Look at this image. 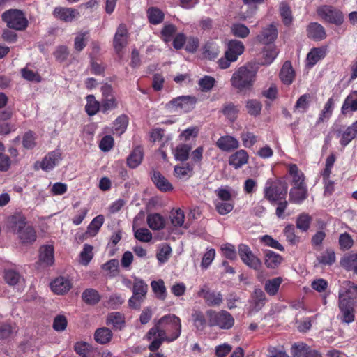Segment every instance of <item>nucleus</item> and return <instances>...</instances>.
Returning <instances> with one entry per match:
<instances>
[{
	"mask_svg": "<svg viewBox=\"0 0 357 357\" xmlns=\"http://www.w3.org/2000/svg\"><path fill=\"white\" fill-rule=\"evenodd\" d=\"M181 333V321L178 317L173 314L162 317L146 335L147 340L151 341L149 349L155 351L163 342H171L176 340Z\"/></svg>",
	"mask_w": 357,
	"mask_h": 357,
	"instance_id": "f257e3e1",
	"label": "nucleus"
},
{
	"mask_svg": "<svg viewBox=\"0 0 357 357\" xmlns=\"http://www.w3.org/2000/svg\"><path fill=\"white\" fill-rule=\"evenodd\" d=\"M257 73V67L252 63L241 66L233 73L231 84L240 92L250 90L255 82Z\"/></svg>",
	"mask_w": 357,
	"mask_h": 357,
	"instance_id": "f03ea898",
	"label": "nucleus"
},
{
	"mask_svg": "<svg viewBox=\"0 0 357 357\" xmlns=\"http://www.w3.org/2000/svg\"><path fill=\"white\" fill-rule=\"evenodd\" d=\"M208 319V326H217L220 329L227 330L234 324V319L232 315L226 310L216 311L209 309L206 311Z\"/></svg>",
	"mask_w": 357,
	"mask_h": 357,
	"instance_id": "7ed1b4c3",
	"label": "nucleus"
},
{
	"mask_svg": "<svg viewBox=\"0 0 357 357\" xmlns=\"http://www.w3.org/2000/svg\"><path fill=\"white\" fill-rule=\"evenodd\" d=\"M287 193V186L280 180L268 179L264 189V197L271 203H275L285 199Z\"/></svg>",
	"mask_w": 357,
	"mask_h": 357,
	"instance_id": "20e7f679",
	"label": "nucleus"
},
{
	"mask_svg": "<svg viewBox=\"0 0 357 357\" xmlns=\"http://www.w3.org/2000/svg\"><path fill=\"white\" fill-rule=\"evenodd\" d=\"M1 19L8 28L16 31H23L28 26L25 14L19 9H9L3 12Z\"/></svg>",
	"mask_w": 357,
	"mask_h": 357,
	"instance_id": "39448f33",
	"label": "nucleus"
},
{
	"mask_svg": "<svg viewBox=\"0 0 357 357\" xmlns=\"http://www.w3.org/2000/svg\"><path fill=\"white\" fill-rule=\"evenodd\" d=\"M11 222L13 224V229L16 232L23 243H32L36 239V234L30 226H26L25 218L21 215H15L11 217Z\"/></svg>",
	"mask_w": 357,
	"mask_h": 357,
	"instance_id": "423d86ee",
	"label": "nucleus"
},
{
	"mask_svg": "<svg viewBox=\"0 0 357 357\" xmlns=\"http://www.w3.org/2000/svg\"><path fill=\"white\" fill-rule=\"evenodd\" d=\"M148 285L142 279L135 277L132 284V296L128 301L130 307L135 309L139 308L146 297Z\"/></svg>",
	"mask_w": 357,
	"mask_h": 357,
	"instance_id": "0eeeda50",
	"label": "nucleus"
},
{
	"mask_svg": "<svg viewBox=\"0 0 357 357\" xmlns=\"http://www.w3.org/2000/svg\"><path fill=\"white\" fill-rule=\"evenodd\" d=\"M317 14L325 21L335 25H340L344 22L342 13L331 6L325 5L320 6L317 9Z\"/></svg>",
	"mask_w": 357,
	"mask_h": 357,
	"instance_id": "6e6552de",
	"label": "nucleus"
},
{
	"mask_svg": "<svg viewBox=\"0 0 357 357\" xmlns=\"http://www.w3.org/2000/svg\"><path fill=\"white\" fill-rule=\"evenodd\" d=\"M238 250L241 259L245 265L255 270L261 267V260L253 254L247 245L240 244Z\"/></svg>",
	"mask_w": 357,
	"mask_h": 357,
	"instance_id": "1a4fd4ad",
	"label": "nucleus"
},
{
	"mask_svg": "<svg viewBox=\"0 0 357 357\" xmlns=\"http://www.w3.org/2000/svg\"><path fill=\"white\" fill-rule=\"evenodd\" d=\"M197 295L204 299L205 303L208 306H220L223 302L222 295L220 292L211 291L206 284L203 285Z\"/></svg>",
	"mask_w": 357,
	"mask_h": 357,
	"instance_id": "9d476101",
	"label": "nucleus"
},
{
	"mask_svg": "<svg viewBox=\"0 0 357 357\" xmlns=\"http://www.w3.org/2000/svg\"><path fill=\"white\" fill-rule=\"evenodd\" d=\"M357 298V285L350 281H344L339 291V303L344 299V303H354Z\"/></svg>",
	"mask_w": 357,
	"mask_h": 357,
	"instance_id": "9b49d317",
	"label": "nucleus"
},
{
	"mask_svg": "<svg viewBox=\"0 0 357 357\" xmlns=\"http://www.w3.org/2000/svg\"><path fill=\"white\" fill-rule=\"evenodd\" d=\"M128 31L125 24H121L114 34L113 45L115 52L121 55L128 44Z\"/></svg>",
	"mask_w": 357,
	"mask_h": 357,
	"instance_id": "f8f14e48",
	"label": "nucleus"
},
{
	"mask_svg": "<svg viewBox=\"0 0 357 357\" xmlns=\"http://www.w3.org/2000/svg\"><path fill=\"white\" fill-rule=\"evenodd\" d=\"M53 15L64 22H72L79 16V13L73 8L56 7Z\"/></svg>",
	"mask_w": 357,
	"mask_h": 357,
	"instance_id": "ddd939ff",
	"label": "nucleus"
},
{
	"mask_svg": "<svg viewBox=\"0 0 357 357\" xmlns=\"http://www.w3.org/2000/svg\"><path fill=\"white\" fill-rule=\"evenodd\" d=\"M195 98L189 96H179L169 101L167 106L172 109H181L187 112L193 108Z\"/></svg>",
	"mask_w": 357,
	"mask_h": 357,
	"instance_id": "4468645a",
	"label": "nucleus"
},
{
	"mask_svg": "<svg viewBox=\"0 0 357 357\" xmlns=\"http://www.w3.org/2000/svg\"><path fill=\"white\" fill-rule=\"evenodd\" d=\"M354 303H344L342 299V303H339V309L340 311V318L341 321L346 324H350L354 321L355 310Z\"/></svg>",
	"mask_w": 357,
	"mask_h": 357,
	"instance_id": "2eb2a0df",
	"label": "nucleus"
},
{
	"mask_svg": "<svg viewBox=\"0 0 357 357\" xmlns=\"http://www.w3.org/2000/svg\"><path fill=\"white\" fill-rule=\"evenodd\" d=\"M71 287L72 283L70 280L64 277L57 278L51 283V289L56 294H64Z\"/></svg>",
	"mask_w": 357,
	"mask_h": 357,
	"instance_id": "dca6fc26",
	"label": "nucleus"
},
{
	"mask_svg": "<svg viewBox=\"0 0 357 357\" xmlns=\"http://www.w3.org/2000/svg\"><path fill=\"white\" fill-rule=\"evenodd\" d=\"M139 220V218L138 216H136L133 220L132 230L134 231V236L139 241L145 243L150 242L153 238L152 234L146 228H138Z\"/></svg>",
	"mask_w": 357,
	"mask_h": 357,
	"instance_id": "f3484780",
	"label": "nucleus"
},
{
	"mask_svg": "<svg viewBox=\"0 0 357 357\" xmlns=\"http://www.w3.org/2000/svg\"><path fill=\"white\" fill-rule=\"evenodd\" d=\"M245 47L241 41L232 40L228 43L225 54L231 57V60L236 61L238 56L243 53Z\"/></svg>",
	"mask_w": 357,
	"mask_h": 357,
	"instance_id": "a211bd4d",
	"label": "nucleus"
},
{
	"mask_svg": "<svg viewBox=\"0 0 357 357\" xmlns=\"http://www.w3.org/2000/svg\"><path fill=\"white\" fill-rule=\"evenodd\" d=\"M216 145L223 151H231L239 146V142L234 137L225 135L220 137L218 139Z\"/></svg>",
	"mask_w": 357,
	"mask_h": 357,
	"instance_id": "6ab92c4d",
	"label": "nucleus"
},
{
	"mask_svg": "<svg viewBox=\"0 0 357 357\" xmlns=\"http://www.w3.org/2000/svg\"><path fill=\"white\" fill-rule=\"evenodd\" d=\"M278 36V30L275 25L270 24L264 28L260 34L257 36V40L264 44H268L273 42Z\"/></svg>",
	"mask_w": 357,
	"mask_h": 357,
	"instance_id": "aec40b11",
	"label": "nucleus"
},
{
	"mask_svg": "<svg viewBox=\"0 0 357 357\" xmlns=\"http://www.w3.org/2000/svg\"><path fill=\"white\" fill-rule=\"evenodd\" d=\"M61 160V153L54 151L48 153L42 160L40 167L45 171L52 170Z\"/></svg>",
	"mask_w": 357,
	"mask_h": 357,
	"instance_id": "412c9836",
	"label": "nucleus"
},
{
	"mask_svg": "<svg viewBox=\"0 0 357 357\" xmlns=\"http://www.w3.org/2000/svg\"><path fill=\"white\" fill-rule=\"evenodd\" d=\"M151 179L156 187L162 192H168L173 190L172 185L160 172L154 171Z\"/></svg>",
	"mask_w": 357,
	"mask_h": 357,
	"instance_id": "4be33fe9",
	"label": "nucleus"
},
{
	"mask_svg": "<svg viewBox=\"0 0 357 357\" xmlns=\"http://www.w3.org/2000/svg\"><path fill=\"white\" fill-rule=\"evenodd\" d=\"M307 36L314 40H321L326 37L324 28L317 22L310 23L307 29Z\"/></svg>",
	"mask_w": 357,
	"mask_h": 357,
	"instance_id": "5701e85b",
	"label": "nucleus"
},
{
	"mask_svg": "<svg viewBox=\"0 0 357 357\" xmlns=\"http://www.w3.org/2000/svg\"><path fill=\"white\" fill-rule=\"evenodd\" d=\"M248 161V154L245 150H239L231 155L229 164L235 169H238Z\"/></svg>",
	"mask_w": 357,
	"mask_h": 357,
	"instance_id": "b1692460",
	"label": "nucleus"
},
{
	"mask_svg": "<svg viewBox=\"0 0 357 357\" xmlns=\"http://www.w3.org/2000/svg\"><path fill=\"white\" fill-rule=\"evenodd\" d=\"M266 296L260 289H255L252 294V303L250 307V313H255L259 311L264 305Z\"/></svg>",
	"mask_w": 357,
	"mask_h": 357,
	"instance_id": "393cba45",
	"label": "nucleus"
},
{
	"mask_svg": "<svg viewBox=\"0 0 357 357\" xmlns=\"http://www.w3.org/2000/svg\"><path fill=\"white\" fill-rule=\"evenodd\" d=\"M280 77L284 84L290 85L293 82L295 72L290 61H285L283 64L280 73Z\"/></svg>",
	"mask_w": 357,
	"mask_h": 357,
	"instance_id": "a878e982",
	"label": "nucleus"
},
{
	"mask_svg": "<svg viewBox=\"0 0 357 357\" xmlns=\"http://www.w3.org/2000/svg\"><path fill=\"white\" fill-rule=\"evenodd\" d=\"M264 255V264L268 268H276L282 261V256L272 250H265Z\"/></svg>",
	"mask_w": 357,
	"mask_h": 357,
	"instance_id": "bb28decb",
	"label": "nucleus"
},
{
	"mask_svg": "<svg viewBox=\"0 0 357 357\" xmlns=\"http://www.w3.org/2000/svg\"><path fill=\"white\" fill-rule=\"evenodd\" d=\"M307 198L306 185L294 186L289 192V200L296 204H301Z\"/></svg>",
	"mask_w": 357,
	"mask_h": 357,
	"instance_id": "cd10ccee",
	"label": "nucleus"
},
{
	"mask_svg": "<svg viewBox=\"0 0 357 357\" xmlns=\"http://www.w3.org/2000/svg\"><path fill=\"white\" fill-rule=\"evenodd\" d=\"M39 258L40 261L46 266L53 264L54 261L53 246L50 245L41 246Z\"/></svg>",
	"mask_w": 357,
	"mask_h": 357,
	"instance_id": "c85d7f7f",
	"label": "nucleus"
},
{
	"mask_svg": "<svg viewBox=\"0 0 357 357\" xmlns=\"http://www.w3.org/2000/svg\"><path fill=\"white\" fill-rule=\"evenodd\" d=\"M349 111H357V91H351L345 98L341 108L343 114H346Z\"/></svg>",
	"mask_w": 357,
	"mask_h": 357,
	"instance_id": "c756f323",
	"label": "nucleus"
},
{
	"mask_svg": "<svg viewBox=\"0 0 357 357\" xmlns=\"http://www.w3.org/2000/svg\"><path fill=\"white\" fill-rule=\"evenodd\" d=\"M147 224L152 230H160L164 228L165 220L159 213H153L147 215Z\"/></svg>",
	"mask_w": 357,
	"mask_h": 357,
	"instance_id": "7c9ffc66",
	"label": "nucleus"
},
{
	"mask_svg": "<svg viewBox=\"0 0 357 357\" xmlns=\"http://www.w3.org/2000/svg\"><path fill=\"white\" fill-rule=\"evenodd\" d=\"M289 173L292 178L294 186L306 185L304 174L298 169L296 165L291 164L289 166Z\"/></svg>",
	"mask_w": 357,
	"mask_h": 357,
	"instance_id": "2f4dec72",
	"label": "nucleus"
},
{
	"mask_svg": "<svg viewBox=\"0 0 357 357\" xmlns=\"http://www.w3.org/2000/svg\"><path fill=\"white\" fill-rule=\"evenodd\" d=\"M220 112L228 120L234 122L238 117L239 108L232 102H226L222 105Z\"/></svg>",
	"mask_w": 357,
	"mask_h": 357,
	"instance_id": "473e14b6",
	"label": "nucleus"
},
{
	"mask_svg": "<svg viewBox=\"0 0 357 357\" xmlns=\"http://www.w3.org/2000/svg\"><path fill=\"white\" fill-rule=\"evenodd\" d=\"M112 336L111 330L106 327L98 328L94 333L95 340L100 344L109 343L112 340Z\"/></svg>",
	"mask_w": 357,
	"mask_h": 357,
	"instance_id": "72a5a7b5",
	"label": "nucleus"
},
{
	"mask_svg": "<svg viewBox=\"0 0 357 357\" xmlns=\"http://www.w3.org/2000/svg\"><path fill=\"white\" fill-rule=\"evenodd\" d=\"M295 356L297 357H321V355L316 350L311 349L305 344H298L294 346Z\"/></svg>",
	"mask_w": 357,
	"mask_h": 357,
	"instance_id": "f704fd0d",
	"label": "nucleus"
},
{
	"mask_svg": "<svg viewBox=\"0 0 357 357\" xmlns=\"http://www.w3.org/2000/svg\"><path fill=\"white\" fill-rule=\"evenodd\" d=\"M245 6L248 7L246 12L243 11V7L241 8V18L245 20L252 17L257 10V5L261 4L264 0H243Z\"/></svg>",
	"mask_w": 357,
	"mask_h": 357,
	"instance_id": "c9c22d12",
	"label": "nucleus"
},
{
	"mask_svg": "<svg viewBox=\"0 0 357 357\" xmlns=\"http://www.w3.org/2000/svg\"><path fill=\"white\" fill-rule=\"evenodd\" d=\"M356 135L357 121L349 126L341 135V139L340 141L341 145L344 146H347L352 139L356 137Z\"/></svg>",
	"mask_w": 357,
	"mask_h": 357,
	"instance_id": "e433bc0d",
	"label": "nucleus"
},
{
	"mask_svg": "<svg viewBox=\"0 0 357 357\" xmlns=\"http://www.w3.org/2000/svg\"><path fill=\"white\" fill-rule=\"evenodd\" d=\"M106 324L108 326H112L116 329L120 330L124 326V317L120 312H112L108 314Z\"/></svg>",
	"mask_w": 357,
	"mask_h": 357,
	"instance_id": "4c0bfd02",
	"label": "nucleus"
},
{
	"mask_svg": "<svg viewBox=\"0 0 357 357\" xmlns=\"http://www.w3.org/2000/svg\"><path fill=\"white\" fill-rule=\"evenodd\" d=\"M143 150L142 147L137 146L132 151L127 158V164L131 168L137 167L142 161Z\"/></svg>",
	"mask_w": 357,
	"mask_h": 357,
	"instance_id": "58836bf2",
	"label": "nucleus"
},
{
	"mask_svg": "<svg viewBox=\"0 0 357 357\" xmlns=\"http://www.w3.org/2000/svg\"><path fill=\"white\" fill-rule=\"evenodd\" d=\"M312 97L309 93H305L300 96L294 105V112L303 114L307 112L311 102Z\"/></svg>",
	"mask_w": 357,
	"mask_h": 357,
	"instance_id": "ea45409f",
	"label": "nucleus"
},
{
	"mask_svg": "<svg viewBox=\"0 0 357 357\" xmlns=\"http://www.w3.org/2000/svg\"><path fill=\"white\" fill-rule=\"evenodd\" d=\"M282 281L283 280L281 277L268 280L264 284V289L266 292L270 296L276 295Z\"/></svg>",
	"mask_w": 357,
	"mask_h": 357,
	"instance_id": "a19ab883",
	"label": "nucleus"
},
{
	"mask_svg": "<svg viewBox=\"0 0 357 357\" xmlns=\"http://www.w3.org/2000/svg\"><path fill=\"white\" fill-rule=\"evenodd\" d=\"M169 218L174 227H181L183 225L185 221L184 212L181 208L172 209Z\"/></svg>",
	"mask_w": 357,
	"mask_h": 357,
	"instance_id": "79ce46f5",
	"label": "nucleus"
},
{
	"mask_svg": "<svg viewBox=\"0 0 357 357\" xmlns=\"http://www.w3.org/2000/svg\"><path fill=\"white\" fill-rule=\"evenodd\" d=\"M151 286L153 291L158 299L164 301L167 296V289L162 280L152 281Z\"/></svg>",
	"mask_w": 357,
	"mask_h": 357,
	"instance_id": "37998d69",
	"label": "nucleus"
},
{
	"mask_svg": "<svg viewBox=\"0 0 357 357\" xmlns=\"http://www.w3.org/2000/svg\"><path fill=\"white\" fill-rule=\"evenodd\" d=\"M104 220L105 218L102 215L95 217L89 225L86 233L91 236H96L103 225Z\"/></svg>",
	"mask_w": 357,
	"mask_h": 357,
	"instance_id": "c03bdc74",
	"label": "nucleus"
},
{
	"mask_svg": "<svg viewBox=\"0 0 357 357\" xmlns=\"http://www.w3.org/2000/svg\"><path fill=\"white\" fill-rule=\"evenodd\" d=\"M334 108V100L332 98H330L326 102L324 109L321 112L319 119L317 121V124L324 122L328 120L332 115Z\"/></svg>",
	"mask_w": 357,
	"mask_h": 357,
	"instance_id": "a18cd8bd",
	"label": "nucleus"
},
{
	"mask_svg": "<svg viewBox=\"0 0 357 357\" xmlns=\"http://www.w3.org/2000/svg\"><path fill=\"white\" fill-rule=\"evenodd\" d=\"M193 324L198 331H204L208 326V319L201 311H196L192 314Z\"/></svg>",
	"mask_w": 357,
	"mask_h": 357,
	"instance_id": "49530a36",
	"label": "nucleus"
},
{
	"mask_svg": "<svg viewBox=\"0 0 357 357\" xmlns=\"http://www.w3.org/2000/svg\"><path fill=\"white\" fill-rule=\"evenodd\" d=\"M100 109V103L97 101L93 95L86 97L85 110L89 116L95 115Z\"/></svg>",
	"mask_w": 357,
	"mask_h": 357,
	"instance_id": "de8ad7c7",
	"label": "nucleus"
},
{
	"mask_svg": "<svg viewBox=\"0 0 357 357\" xmlns=\"http://www.w3.org/2000/svg\"><path fill=\"white\" fill-rule=\"evenodd\" d=\"M114 133L122 135L126 130L128 124V118L126 115H121L114 121Z\"/></svg>",
	"mask_w": 357,
	"mask_h": 357,
	"instance_id": "09e8293b",
	"label": "nucleus"
},
{
	"mask_svg": "<svg viewBox=\"0 0 357 357\" xmlns=\"http://www.w3.org/2000/svg\"><path fill=\"white\" fill-rule=\"evenodd\" d=\"M83 301L87 304L95 305L99 302L100 296L99 293L93 289H86L82 295Z\"/></svg>",
	"mask_w": 357,
	"mask_h": 357,
	"instance_id": "8fccbe9b",
	"label": "nucleus"
},
{
	"mask_svg": "<svg viewBox=\"0 0 357 357\" xmlns=\"http://www.w3.org/2000/svg\"><path fill=\"white\" fill-rule=\"evenodd\" d=\"M220 53L219 46L214 42H208L204 47V55L208 59L216 58Z\"/></svg>",
	"mask_w": 357,
	"mask_h": 357,
	"instance_id": "3c124183",
	"label": "nucleus"
},
{
	"mask_svg": "<svg viewBox=\"0 0 357 357\" xmlns=\"http://www.w3.org/2000/svg\"><path fill=\"white\" fill-rule=\"evenodd\" d=\"M190 150L191 146L189 145L183 144H179L174 151L175 159L182 162L187 160Z\"/></svg>",
	"mask_w": 357,
	"mask_h": 357,
	"instance_id": "603ef678",
	"label": "nucleus"
},
{
	"mask_svg": "<svg viewBox=\"0 0 357 357\" xmlns=\"http://www.w3.org/2000/svg\"><path fill=\"white\" fill-rule=\"evenodd\" d=\"M324 52L319 48L312 49L307 56V64L310 67L314 66L320 59L324 58Z\"/></svg>",
	"mask_w": 357,
	"mask_h": 357,
	"instance_id": "864d4df0",
	"label": "nucleus"
},
{
	"mask_svg": "<svg viewBox=\"0 0 357 357\" xmlns=\"http://www.w3.org/2000/svg\"><path fill=\"white\" fill-rule=\"evenodd\" d=\"M278 52H279L275 47H269L264 48L262 52L264 61L261 62V64H271L278 56Z\"/></svg>",
	"mask_w": 357,
	"mask_h": 357,
	"instance_id": "5fc2aeb1",
	"label": "nucleus"
},
{
	"mask_svg": "<svg viewBox=\"0 0 357 357\" xmlns=\"http://www.w3.org/2000/svg\"><path fill=\"white\" fill-rule=\"evenodd\" d=\"M319 264L324 266H331L336 260L335 253L333 250H326L317 257Z\"/></svg>",
	"mask_w": 357,
	"mask_h": 357,
	"instance_id": "6e6d98bb",
	"label": "nucleus"
},
{
	"mask_svg": "<svg viewBox=\"0 0 357 357\" xmlns=\"http://www.w3.org/2000/svg\"><path fill=\"white\" fill-rule=\"evenodd\" d=\"M147 14L149 22L153 24H158L164 19V13L156 8H150L147 11Z\"/></svg>",
	"mask_w": 357,
	"mask_h": 357,
	"instance_id": "4d7b16f0",
	"label": "nucleus"
},
{
	"mask_svg": "<svg viewBox=\"0 0 357 357\" xmlns=\"http://www.w3.org/2000/svg\"><path fill=\"white\" fill-rule=\"evenodd\" d=\"M341 266L347 270H354L357 265V253L345 255L340 261Z\"/></svg>",
	"mask_w": 357,
	"mask_h": 357,
	"instance_id": "13d9d810",
	"label": "nucleus"
},
{
	"mask_svg": "<svg viewBox=\"0 0 357 357\" xmlns=\"http://www.w3.org/2000/svg\"><path fill=\"white\" fill-rule=\"evenodd\" d=\"M280 13L283 23L287 26L290 25L293 20L290 7L285 3H281L280 5Z\"/></svg>",
	"mask_w": 357,
	"mask_h": 357,
	"instance_id": "bf43d9fd",
	"label": "nucleus"
},
{
	"mask_svg": "<svg viewBox=\"0 0 357 357\" xmlns=\"http://www.w3.org/2000/svg\"><path fill=\"white\" fill-rule=\"evenodd\" d=\"M93 257V247L90 245L84 244L83 250L79 255L80 263L84 266H86L92 259Z\"/></svg>",
	"mask_w": 357,
	"mask_h": 357,
	"instance_id": "052dcab7",
	"label": "nucleus"
},
{
	"mask_svg": "<svg viewBox=\"0 0 357 357\" xmlns=\"http://www.w3.org/2000/svg\"><path fill=\"white\" fill-rule=\"evenodd\" d=\"M102 268L105 271L110 277H114L119 273V261L112 259L102 264Z\"/></svg>",
	"mask_w": 357,
	"mask_h": 357,
	"instance_id": "680f3d73",
	"label": "nucleus"
},
{
	"mask_svg": "<svg viewBox=\"0 0 357 357\" xmlns=\"http://www.w3.org/2000/svg\"><path fill=\"white\" fill-rule=\"evenodd\" d=\"M215 209L220 215H226L230 213L234 208V204L231 202L215 201Z\"/></svg>",
	"mask_w": 357,
	"mask_h": 357,
	"instance_id": "e2e57ef3",
	"label": "nucleus"
},
{
	"mask_svg": "<svg viewBox=\"0 0 357 357\" xmlns=\"http://www.w3.org/2000/svg\"><path fill=\"white\" fill-rule=\"evenodd\" d=\"M248 112L252 116H257L260 114L262 108L261 103L257 100H249L245 105Z\"/></svg>",
	"mask_w": 357,
	"mask_h": 357,
	"instance_id": "0e129e2a",
	"label": "nucleus"
},
{
	"mask_svg": "<svg viewBox=\"0 0 357 357\" xmlns=\"http://www.w3.org/2000/svg\"><path fill=\"white\" fill-rule=\"evenodd\" d=\"M172 253V248L168 244H162L160 245L157 253V259L161 264L165 263L169 258Z\"/></svg>",
	"mask_w": 357,
	"mask_h": 357,
	"instance_id": "69168bd1",
	"label": "nucleus"
},
{
	"mask_svg": "<svg viewBox=\"0 0 357 357\" xmlns=\"http://www.w3.org/2000/svg\"><path fill=\"white\" fill-rule=\"evenodd\" d=\"M89 33L87 31L79 33L75 38L74 47L75 49L80 52L86 45L88 40Z\"/></svg>",
	"mask_w": 357,
	"mask_h": 357,
	"instance_id": "338daca9",
	"label": "nucleus"
},
{
	"mask_svg": "<svg viewBox=\"0 0 357 357\" xmlns=\"http://www.w3.org/2000/svg\"><path fill=\"white\" fill-rule=\"evenodd\" d=\"M20 275L15 271L9 269L4 272V280L10 286L17 284L20 282Z\"/></svg>",
	"mask_w": 357,
	"mask_h": 357,
	"instance_id": "774afa93",
	"label": "nucleus"
}]
</instances>
